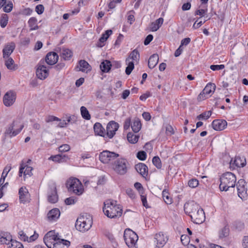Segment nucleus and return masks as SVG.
<instances>
[{"label":"nucleus","instance_id":"nucleus-1","mask_svg":"<svg viewBox=\"0 0 248 248\" xmlns=\"http://www.w3.org/2000/svg\"><path fill=\"white\" fill-rule=\"evenodd\" d=\"M184 210L194 223L200 224L205 220V216L203 209L194 202L186 203Z\"/></svg>","mask_w":248,"mask_h":248},{"label":"nucleus","instance_id":"nucleus-2","mask_svg":"<svg viewBox=\"0 0 248 248\" xmlns=\"http://www.w3.org/2000/svg\"><path fill=\"white\" fill-rule=\"evenodd\" d=\"M44 242L48 248H62L64 246L68 247L70 245V241L60 238L58 233L54 231H49L46 234Z\"/></svg>","mask_w":248,"mask_h":248},{"label":"nucleus","instance_id":"nucleus-3","mask_svg":"<svg viewBox=\"0 0 248 248\" xmlns=\"http://www.w3.org/2000/svg\"><path fill=\"white\" fill-rule=\"evenodd\" d=\"M103 211L106 216L111 218L121 217L123 211L120 205L116 204V201L110 200L104 202Z\"/></svg>","mask_w":248,"mask_h":248},{"label":"nucleus","instance_id":"nucleus-4","mask_svg":"<svg viewBox=\"0 0 248 248\" xmlns=\"http://www.w3.org/2000/svg\"><path fill=\"white\" fill-rule=\"evenodd\" d=\"M220 180L219 188L220 190L226 191L230 188H233L235 186L236 178L233 173L227 172L221 176Z\"/></svg>","mask_w":248,"mask_h":248},{"label":"nucleus","instance_id":"nucleus-5","mask_svg":"<svg viewBox=\"0 0 248 248\" xmlns=\"http://www.w3.org/2000/svg\"><path fill=\"white\" fill-rule=\"evenodd\" d=\"M93 225L92 216L88 214L80 216L77 219L75 227L80 232H85L88 231Z\"/></svg>","mask_w":248,"mask_h":248},{"label":"nucleus","instance_id":"nucleus-6","mask_svg":"<svg viewBox=\"0 0 248 248\" xmlns=\"http://www.w3.org/2000/svg\"><path fill=\"white\" fill-rule=\"evenodd\" d=\"M66 186L69 191L77 195H81L84 192V188L81 182L76 178H70L66 182Z\"/></svg>","mask_w":248,"mask_h":248},{"label":"nucleus","instance_id":"nucleus-7","mask_svg":"<svg viewBox=\"0 0 248 248\" xmlns=\"http://www.w3.org/2000/svg\"><path fill=\"white\" fill-rule=\"evenodd\" d=\"M124 237L126 244L129 248H137L138 235L130 229L124 231Z\"/></svg>","mask_w":248,"mask_h":248},{"label":"nucleus","instance_id":"nucleus-8","mask_svg":"<svg viewBox=\"0 0 248 248\" xmlns=\"http://www.w3.org/2000/svg\"><path fill=\"white\" fill-rule=\"evenodd\" d=\"M127 161L124 158H119L115 161L113 164V170L118 174L124 175L127 170Z\"/></svg>","mask_w":248,"mask_h":248},{"label":"nucleus","instance_id":"nucleus-9","mask_svg":"<svg viewBox=\"0 0 248 248\" xmlns=\"http://www.w3.org/2000/svg\"><path fill=\"white\" fill-rule=\"evenodd\" d=\"M119 156V154L107 150L101 152L99 155V159L103 163H109L113 161Z\"/></svg>","mask_w":248,"mask_h":248},{"label":"nucleus","instance_id":"nucleus-10","mask_svg":"<svg viewBox=\"0 0 248 248\" xmlns=\"http://www.w3.org/2000/svg\"><path fill=\"white\" fill-rule=\"evenodd\" d=\"M245 183L246 182L244 179H240L236 184L238 196L243 200H245L248 197Z\"/></svg>","mask_w":248,"mask_h":248},{"label":"nucleus","instance_id":"nucleus-11","mask_svg":"<svg viewBox=\"0 0 248 248\" xmlns=\"http://www.w3.org/2000/svg\"><path fill=\"white\" fill-rule=\"evenodd\" d=\"M47 200L52 203H56L58 201L56 186L55 184H52L49 186L48 191Z\"/></svg>","mask_w":248,"mask_h":248},{"label":"nucleus","instance_id":"nucleus-12","mask_svg":"<svg viewBox=\"0 0 248 248\" xmlns=\"http://www.w3.org/2000/svg\"><path fill=\"white\" fill-rule=\"evenodd\" d=\"M17 123V121H13V123L8 126L4 132V135L5 136H9L10 137H14L20 132L21 130L23 129L24 125L22 124L20 125V127L19 129H14L16 124Z\"/></svg>","mask_w":248,"mask_h":248},{"label":"nucleus","instance_id":"nucleus-13","mask_svg":"<svg viewBox=\"0 0 248 248\" xmlns=\"http://www.w3.org/2000/svg\"><path fill=\"white\" fill-rule=\"evenodd\" d=\"M16 99V93L11 91L7 92L3 96V102L6 107L11 106Z\"/></svg>","mask_w":248,"mask_h":248},{"label":"nucleus","instance_id":"nucleus-14","mask_svg":"<svg viewBox=\"0 0 248 248\" xmlns=\"http://www.w3.org/2000/svg\"><path fill=\"white\" fill-rule=\"evenodd\" d=\"M119 128V124L114 121L110 122L107 126V135L109 138H112L115 134L116 131Z\"/></svg>","mask_w":248,"mask_h":248},{"label":"nucleus","instance_id":"nucleus-15","mask_svg":"<svg viewBox=\"0 0 248 248\" xmlns=\"http://www.w3.org/2000/svg\"><path fill=\"white\" fill-rule=\"evenodd\" d=\"M33 170L32 167L31 166H29L28 165L25 163H21L20 166L19 170V176L21 177L22 174H24V178L26 176H29L31 177L32 175V170Z\"/></svg>","mask_w":248,"mask_h":248},{"label":"nucleus","instance_id":"nucleus-16","mask_svg":"<svg viewBox=\"0 0 248 248\" xmlns=\"http://www.w3.org/2000/svg\"><path fill=\"white\" fill-rule=\"evenodd\" d=\"M36 74L38 78L45 79L48 76V69L46 66L40 64L36 69Z\"/></svg>","mask_w":248,"mask_h":248},{"label":"nucleus","instance_id":"nucleus-17","mask_svg":"<svg viewBox=\"0 0 248 248\" xmlns=\"http://www.w3.org/2000/svg\"><path fill=\"white\" fill-rule=\"evenodd\" d=\"M16 47V44L14 42H11L6 44L2 50L3 58H8L13 53Z\"/></svg>","mask_w":248,"mask_h":248},{"label":"nucleus","instance_id":"nucleus-18","mask_svg":"<svg viewBox=\"0 0 248 248\" xmlns=\"http://www.w3.org/2000/svg\"><path fill=\"white\" fill-rule=\"evenodd\" d=\"M155 238L156 243V247L157 248H162L163 247L168 240L167 237L165 236V235L161 232L156 233Z\"/></svg>","mask_w":248,"mask_h":248},{"label":"nucleus","instance_id":"nucleus-19","mask_svg":"<svg viewBox=\"0 0 248 248\" xmlns=\"http://www.w3.org/2000/svg\"><path fill=\"white\" fill-rule=\"evenodd\" d=\"M18 194L20 202L25 203L29 201L30 194L26 187H21L19 189Z\"/></svg>","mask_w":248,"mask_h":248},{"label":"nucleus","instance_id":"nucleus-20","mask_svg":"<svg viewBox=\"0 0 248 248\" xmlns=\"http://www.w3.org/2000/svg\"><path fill=\"white\" fill-rule=\"evenodd\" d=\"M230 165L233 167H243L246 165V158L244 156H236L234 159H231Z\"/></svg>","mask_w":248,"mask_h":248},{"label":"nucleus","instance_id":"nucleus-21","mask_svg":"<svg viewBox=\"0 0 248 248\" xmlns=\"http://www.w3.org/2000/svg\"><path fill=\"white\" fill-rule=\"evenodd\" d=\"M60 214L61 213L58 208H53L47 213V220L49 221H56L59 218Z\"/></svg>","mask_w":248,"mask_h":248},{"label":"nucleus","instance_id":"nucleus-22","mask_svg":"<svg viewBox=\"0 0 248 248\" xmlns=\"http://www.w3.org/2000/svg\"><path fill=\"white\" fill-rule=\"evenodd\" d=\"M58 58V55L56 52H50L46 55V62L50 65H54L57 62Z\"/></svg>","mask_w":248,"mask_h":248},{"label":"nucleus","instance_id":"nucleus-23","mask_svg":"<svg viewBox=\"0 0 248 248\" xmlns=\"http://www.w3.org/2000/svg\"><path fill=\"white\" fill-rule=\"evenodd\" d=\"M212 126L215 130H222L227 126V122L225 120H215L212 123Z\"/></svg>","mask_w":248,"mask_h":248},{"label":"nucleus","instance_id":"nucleus-24","mask_svg":"<svg viewBox=\"0 0 248 248\" xmlns=\"http://www.w3.org/2000/svg\"><path fill=\"white\" fill-rule=\"evenodd\" d=\"M135 169L143 177H145L147 175L148 168L144 163H140L136 165Z\"/></svg>","mask_w":248,"mask_h":248},{"label":"nucleus","instance_id":"nucleus-25","mask_svg":"<svg viewBox=\"0 0 248 248\" xmlns=\"http://www.w3.org/2000/svg\"><path fill=\"white\" fill-rule=\"evenodd\" d=\"M159 56L157 54H154L150 56L148 60V66L149 68H154L158 63Z\"/></svg>","mask_w":248,"mask_h":248},{"label":"nucleus","instance_id":"nucleus-26","mask_svg":"<svg viewBox=\"0 0 248 248\" xmlns=\"http://www.w3.org/2000/svg\"><path fill=\"white\" fill-rule=\"evenodd\" d=\"M130 60H133V62H138L140 60V53L136 49L133 50L129 54L128 57L126 59V62H131Z\"/></svg>","mask_w":248,"mask_h":248},{"label":"nucleus","instance_id":"nucleus-27","mask_svg":"<svg viewBox=\"0 0 248 248\" xmlns=\"http://www.w3.org/2000/svg\"><path fill=\"white\" fill-rule=\"evenodd\" d=\"M216 89V85L214 83H208L202 90L203 93L206 94L207 95L211 96V93L214 92Z\"/></svg>","mask_w":248,"mask_h":248},{"label":"nucleus","instance_id":"nucleus-28","mask_svg":"<svg viewBox=\"0 0 248 248\" xmlns=\"http://www.w3.org/2000/svg\"><path fill=\"white\" fill-rule=\"evenodd\" d=\"M7 60L5 61V65L7 68V69L11 70H15L17 69V65L15 64V62L14 60L11 58H6Z\"/></svg>","mask_w":248,"mask_h":248},{"label":"nucleus","instance_id":"nucleus-29","mask_svg":"<svg viewBox=\"0 0 248 248\" xmlns=\"http://www.w3.org/2000/svg\"><path fill=\"white\" fill-rule=\"evenodd\" d=\"M141 124L139 118H135L131 124V128L135 133L138 132L141 129Z\"/></svg>","mask_w":248,"mask_h":248},{"label":"nucleus","instance_id":"nucleus-30","mask_svg":"<svg viewBox=\"0 0 248 248\" xmlns=\"http://www.w3.org/2000/svg\"><path fill=\"white\" fill-rule=\"evenodd\" d=\"M49 159L52 160L53 161L62 162L66 161L69 158L66 155H57L51 156Z\"/></svg>","mask_w":248,"mask_h":248},{"label":"nucleus","instance_id":"nucleus-31","mask_svg":"<svg viewBox=\"0 0 248 248\" xmlns=\"http://www.w3.org/2000/svg\"><path fill=\"white\" fill-rule=\"evenodd\" d=\"M111 63L110 61L106 60L102 62L100 65V68L102 72L107 73L110 69Z\"/></svg>","mask_w":248,"mask_h":248},{"label":"nucleus","instance_id":"nucleus-32","mask_svg":"<svg viewBox=\"0 0 248 248\" xmlns=\"http://www.w3.org/2000/svg\"><path fill=\"white\" fill-rule=\"evenodd\" d=\"M93 129L96 134L104 137V133L105 129L101 124L96 123L94 124Z\"/></svg>","mask_w":248,"mask_h":248},{"label":"nucleus","instance_id":"nucleus-33","mask_svg":"<svg viewBox=\"0 0 248 248\" xmlns=\"http://www.w3.org/2000/svg\"><path fill=\"white\" fill-rule=\"evenodd\" d=\"M73 56L72 51L67 48L63 49L61 53V57L65 61L69 60Z\"/></svg>","mask_w":248,"mask_h":248},{"label":"nucleus","instance_id":"nucleus-34","mask_svg":"<svg viewBox=\"0 0 248 248\" xmlns=\"http://www.w3.org/2000/svg\"><path fill=\"white\" fill-rule=\"evenodd\" d=\"M37 19L34 17H32L30 18L28 21V24L31 31L38 29L39 27L37 25Z\"/></svg>","mask_w":248,"mask_h":248},{"label":"nucleus","instance_id":"nucleus-35","mask_svg":"<svg viewBox=\"0 0 248 248\" xmlns=\"http://www.w3.org/2000/svg\"><path fill=\"white\" fill-rule=\"evenodd\" d=\"M79 71L85 72V71L90 70V66L89 64L85 60H80L79 62Z\"/></svg>","mask_w":248,"mask_h":248},{"label":"nucleus","instance_id":"nucleus-36","mask_svg":"<svg viewBox=\"0 0 248 248\" xmlns=\"http://www.w3.org/2000/svg\"><path fill=\"white\" fill-rule=\"evenodd\" d=\"M127 139L130 143L135 144L138 142L139 139V136L129 132L127 134Z\"/></svg>","mask_w":248,"mask_h":248},{"label":"nucleus","instance_id":"nucleus-37","mask_svg":"<svg viewBox=\"0 0 248 248\" xmlns=\"http://www.w3.org/2000/svg\"><path fill=\"white\" fill-rule=\"evenodd\" d=\"M80 112L82 117L85 120H89L91 119V115L87 108L84 106L80 108Z\"/></svg>","mask_w":248,"mask_h":248},{"label":"nucleus","instance_id":"nucleus-38","mask_svg":"<svg viewBox=\"0 0 248 248\" xmlns=\"http://www.w3.org/2000/svg\"><path fill=\"white\" fill-rule=\"evenodd\" d=\"M162 197L164 202L168 204H170L172 203V199L169 196L168 192L164 189L162 191Z\"/></svg>","mask_w":248,"mask_h":248},{"label":"nucleus","instance_id":"nucleus-39","mask_svg":"<svg viewBox=\"0 0 248 248\" xmlns=\"http://www.w3.org/2000/svg\"><path fill=\"white\" fill-rule=\"evenodd\" d=\"M11 239V236H5V234H0V244L8 245Z\"/></svg>","mask_w":248,"mask_h":248},{"label":"nucleus","instance_id":"nucleus-40","mask_svg":"<svg viewBox=\"0 0 248 248\" xmlns=\"http://www.w3.org/2000/svg\"><path fill=\"white\" fill-rule=\"evenodd\" d=\"M112 31L111 30H107L104 33H103L99 39L100 43H104L108 38V37L112 34Z\"/></svg>","mask_w":248,"mask_h":248},{"label":"nucleus","instance_id":"nucleus-41","mask_svg":"<svg viewBox=\"0 0 248 248\" xmlns=\"http://www.w3.org/2000/svg\"><path fill=\"white\" fill-rule=\"evenodd\" d=\"M8 16L7 14H3L1 15L0 19V25L2 28H5L7 25Z\"/></svg>","mask_w":248,"mask_h":248},{"label":"nucleus","instance_id":"nucleus-42","mask_svg":"<svg viewBox=\"0 0 248 248\" xmlns=\"http://www.w3.org/2000/svg\"><path fill=\"white\" fill-rule=\"evenodd\" d=\"M211 114L212 112L210 110L204 112L198 115L197 118L199 120H207L211 116Z\"/></svg>","mask_w":248,"mask_h":248},{"label":"nucleus","instance_id":"nucleus-43","mask_svg":"<svg viewBox=\"0 0 248 248\" xmlns=\"http://www.w3.org/2000/svg\"><path fill=\"white\" fill-rule=\"evenodd\" d=\"M10 245L9 246V248H23L22 244L16 240H13L11 239Z\"/></svg>","mask_w":248,"mask_h":248},{"label":"nucleus","instance_id":"nucleus-44","mask_svg":"<svg viewBox=\"0 0 248 248\" xmlns=\"http://www.w3.org/2000/svg\"><path fill=\"white\" fill-rule=\"evenodd\" d=\"M32 12V10L30 8H26L21 9L18 12V15H21L24 16H30Z\"/></svg>","mask_w":248,"mask_h":248},{"label":"nucleus","instance_id":"nucleus-45","mask_svg":"<svg viewBox=\"0 0 248 248\" xmlns=\"http://www.w3.org/2000/svg\"><path fill=\"white\" fill-rule=\"evenodd\" d=\"M126 62L127 64V66L125 69V73L129 75L131 73V72L134 68V62Z\"/></svg>","mask_w":248,"mask_h":248},{"label":"nucleus","instance_id":"nucleus-46","mask_svg":"<svg viewBox=\"0 0 248 248\" xmlns=\"http://www.w3.org/2000/svg\"><path fill=\"white\" fill-rule=\"evenodd\" d=\"M229 234V229L228 227H225L219 232V236L220 238L227 237Z\"/></svg>","mask_w":248,"mask_h":248},{"label":"nucleus","instance_id":"nucleus-47","mask_svg":"<svg viewBox=\"0 0 248 248\" xmlns=\"http://www.w3.org/2000/svg\"><path fill=\"white\" fill-rule=\"evenodd\" d=\"M152 162L153 164L158 169H160L162 167V164L160 159L158 156H155L153 157Z\"/></svg>","mask_w":248,"mask_h":248},{"label":"nucleus","instance_id":"nucleus-48","mask_svg":"<svg viewBox=\"0 0 248 248\" xmlns=\"http://www.w3.org/2000/svg\"><path fill=\"white\" fill-rule=\"evenodd\" d=\"M13 8V4L11 1H9L7 4L3 8V11L6 13L10 12Z\"/></svg>","mask_w":248,"mask_h":248},{"label":"nucleus","instance_id":"nucleus-49","mask_svg":"<svg viewBox=\"0 0 248 248\" xmlns=\"http://www.w3.org/2000/svg\"><path fill=\"white\" fill-rule=\"evenodd\" d=\"M45 121L48 123L53 121H61V119L53 115H48L46 118Z\"/></svg>","mask_w":248,"mask_h":248},{"label":"nucleus","instance_id":"nucleus-50","mask_svg":"<svg viewBox=\"0 0 248 248\" xmlns=\"http://www.w3.org/2000/svg\"><path fill=\"white\" fill-rule=\"evenodd\" d=\"M188 185L191 188H195L198 186L199 181L196 179H192L189 180Z\"/></svg>","mask_w":248,"mask_h":248},{"label":"nucleus","instance_id":"nucleus-51","mask_svg":"<svg viewBox=\"0 0 248 248\" xmlns=\"http://www.w3.org/2000/svg\"><path fill=\"white\" fill-rule=\"evenodd\" d=\"M146 156V153L144 151H140L137 155V158L140 160H145Z\"/></svg>","mask_w":248,"mask_h":248},{"label":"nucleus","instance_id":"nucleus-52","mask_svg":"<svg viewBox=\"0 0 248 248\" xmlns=\"http://www.w3.org/2000/svg\"><path fill=\"white\" fill-rule=\"evenodd\" d=\"M70 149V147L68 144H63L60 146L59 148V152H65L69 151Z\"/></svg>","mask_w":248,"mask_h":248},{"label":"nucleus","instance_id":"nucleus-53","mask_svg":"<svg viewBox=\"0 0 248 248\" xmlns=\"http://www.w3.org/2000/svg\"><path fill=\"white\" fill-rule=\"evenodd\" d=\"M18 235H19V238L21 240L28 242L29 237L24 233L23 231H20L18 232Z\"/></svg>","mask_w":248,"mask_h":248},{"label":"nucleus","instance_id":"nucleus-54","mask_svg":"<svg viewBox=\"0 0 248 248\" xmlns=\"http://www.w3.org/2000/svg\"><path fill=\"white\" fill-rule=\"evenodd\" d=\"M11 169H12V167H11V165H6L3 169L1 176L4 175V178H5L6 177L8 172L10 171V170H11Z\"/></svg>","mask_w":248,"mask_h":248},{"label":"nucleus","instance_id":"nucleus-55","mask_svg":"<svg viewBox=\"0 0 248 248\" xmlns=\"http://www.w3.org/2000/svg\"><path fill=\"white\" fill-rule=\"evenodd\" d=\"M181 241L183 245H187L189 242L188 236L186 235H182L181 236Z\"/></svg>","mask_w":248,"mask_h":248},{"label":"nucleus","instance_id":"nucleus-56","mask_svg":"<svg viewBox=\"0 0 248 248\" xmlns=\"http://www.w3.org/2000/svg\"><path fill=\"white\" fill-rule=\"evenodd\" d=\"M76 202V199L73 197H70L65 200V203L67 205H71L74 204Z\"/></svg>","mask_w":248,"mask_h":248},{"label":"nucleus","instance_id":"nucleus-57","mask_svg":"<svg viewBox=\"0 0 248 248\" xmlns=\"http://www.w3.org/2000/svg\"><path fill=\"white\" fill-rule=\"evenodd\" d=\"M44 11V6L42 4L37 5L35 7V11L39 14H42Z\"/></svg>","mask_w":248,"mask_h":248},{"label":"nucleus","instance_id":"nucleus-58","mask_svg":"<svg viewBox=\"0 0 248 248\" xmlns=\"http://www.w3.org/2000/svg\"><path fill=\"white\" fill-rule=\"evenodd\" d=\"M224 65L220 64V65H211L210 66V68L211 70L213 71L215 70H219L223 69L224 68Z\"/></svg>","mask_w":248,"mask_h":248},{"label":"nucleus","instance_id":"nucleus-59","mask_svg":"<svg viewBox=\"0 0 248 248\" xmlns=\"http://www.w3.org/2000/svg\"><path fill=\"white\" fill-rule=\"evenodd\" d=\"M209 97V95H207L205 93H203V92L202 91L200 94L198 95L197 99L199 101L203 100Z\"/></svg>","mask_w":248,"mask_h":248},{"label":"nucleus","instance_id":"nucleus-60","mask_svg":"<svg viewBox=\"0 0 248 248\" xmlns=\"http://www.w3.org/2000/svg\"><path fill=\"white\" fill-rule=\"evenodd\" d=\"M134 13V11H130L128 13L127 20L130 22V24L135 20V17L133 15Z\"/></svg>","mask_w":248,"mask_h":248},{"label":"nucleus","instance_id":"nucleus-61","mask_svg":"<svg viewBox=\"0 0 248 248\" xmlns=\"http://www.w3.org/2000/svg\"><path fill=\"white\" fill-rule=\"evenodd\" d=\"M126 193L131 199H134L135 198L136 195L132 189L130 188L126 189Z\"/></svg>","mask_w":248,"mask_h":248},{"label":"nucleus","instance_id":"nucleus-62","mask_svg":"<svg viewBox=\"0 0 248 248\" xmlns=\"http://www.w3.org/2000/svg\"><path fill=\"white\" fill-rule=\"evenodd\" d=\"M210 19V18H208L207 19L205 20L204 22H202V21H200L199 22H198V20H197L195 23H194L193 25V28L194 29H198L199 28V27H200L206 21Z\"/></svg>","mask_w":248,"mask_h":248},{"label":"nucleus","instance_id":"nucleus-63","mask_svg":"<svg viewBox=\"0 0 248 248\" xmlns=\"http://www.w3.org/2000/svg\"><path fill=\"white\" fill-rule=\"evenodd\" d=\"M135 187L139 190L141 194L143 193V188L141 184L139 182H137L134 184Z\"/></svg>","mask_w":248,"mask_h":248},{"label":"nucleus","instance_id":"nucleus-64","mask_svg":"<svg viewBox=\"0 0 248 248\" xmlns=\"http://www.w3.org/2000/svg\"><path fill=\"white\" fill-rule=\"evenodd\" d=\"M153 36L152 34H149L146 37V38L144 41V44L145 45H148L153 40Z\"/></svg>","mask_w":248,"mask_h":248}]
</instances>
